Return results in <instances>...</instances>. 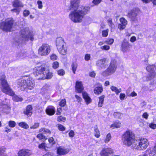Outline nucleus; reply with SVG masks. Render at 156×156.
Wrapping results in <instances>:
<instances>
[{
	"instance_id": "nucleus-1",
	"label": "nucleus",
	"mask_w": 156,
	"mask_h": 156,
	"mask_svg": "<svg viewBox=\"0 0 156 156\" xmlns=\"http://www.w3.org/2000/svg\"><path fill=\"white\" fill-rule=\"evenodd\" d=\"M80 2V0H73L71 2L69 7L71 11L69 17L72 21L75 23L81 22L90 9L88 7L80 6L79 4Z\"/></svg>"
},
{
	"instance_id": "nucleus-2",
	"label": "nucleus",
	"mask_w": 156,
	"mask_h": 156,
	"mask_svg": "<svg viewBox=\"0 0 156 156\" xmlns=\"http://www.w3.org/2000/svg\"><path fill=\"white\" fill-rule=\"evenodd\" d=\"M33 73L36 79L39 80L50 79L53 76L48 68L42 66L37 67L33 69Z\"/></svg>"
},
{
	"instance_id": "nucleus-3",
	"label": "nucleus",
	"mask_w": 156,
	"mask_h": 156,
	"mask_svg": "<svg viewBox=\"0 0 156 156\" xmlns=\"http://www.w3.org/2000/svg\"><path fill=\"white\" fill-rule=\"evenodd\" d=\"M0 80L2 85V91L6 94L13 96V100L16 101H21L23 98L15 94L14 93L9 86L5 80V77L3 73L1 74Z\"/></svg>"
},
{
	"instance_id": "nucleus-4",
	"label": "nucleus",
	"mask_w": 156,
	"mask_h": 156,
	"mask_svg": "<svg viewBox=\"0 0 156 156\" xmlns=\"http://www.w3.org/2000/svg\"><path fill=\"white\" fill-rule=\"evenodd\" d=\"M21 39H20L15 42V44L19 45L20 43H23L25 41L30 39L31 41L34 40V34L32 31H30L28 28H26L21 29Z\"/></svg>"
},
{
	"instance_id": "nucleus-5",
	"label": "nucleus",
	"mask_w": 156,
	"mask_h": 156,
	"mask_svg": "<svg viewBox=\"0 0 156 156\" xmlns=\"http://www.w3.org/2000/svg\"><path fill=\"white\" fill-rule=\"evenodd\" d=\"M18 85L21 90H26L27 89L31 90L33 89L34 87L35 82L32 78H29L27 80H19Z\"/></svg>"
},
{
	"instance_id": "nucleus-6",
	"label": "nucleus",
	"mask_w": 156,
	"mask_h": 156,
	"mask_svg": "<svg viewBox=\"0 0 156 156\" xmlns=\"http://www.w3.org/2000/svg\"><path fill=\"white\" fill-rule=\"evenodd\" d=\"M135 136L131 130H127L124 133L122 136V140L124 144L129 147L134 143Z\"/></svg>"
},
{
	"instance_id": "nucleus-7",
	"label": "nucleus",
	"mask_w": 156,
	"mask_h": 156,
	"mask_svg": "<svg viewBox=\"0 0 156 156\" xmlns=\"http://www.w3.org/2000/svg\"><path fill=\"white\" fill-rule=\"evenodd\" d=\"M117 67L116 60L114 59H112L109 66L101 73L102 75L104 77H107L114 73L116 71Z\"/></svg>"
},
{
	"instance_id": "nucleus-8",
	"label": "nucleus",
	"mask_w": 156,
	"mask_h": 156,
	"mask_svg": "<svg viewBox=\"0 0 156 156\" xmlns=\"http://www.w3.org/2000/svg\"><path fill=\"white\" fill-rule=\"evenodd\" d=\"M149 143L147 140L145 138L141 139L133 144L132 147L133 149L139 150L146 149L148 147Z\"/></svg>"
},
{
	"instance_id": "nucleus-9",
	"label": "nucleus",
	"mask_w": 156,
	"mask_h": 156,
	"mask_svg": "<svg viewBox=\"0 0 156 156\" xmlns=\"http://www.w3.org/2000/svg\"><path fill=\"white\" fill-rule=\"evenodd\" d=\"M14 23V20L12 18H8L0 24V28L3 30L11 31Z\"/></svg>"
},
{
	"instance_id": "nucleus-10",
	"label": "nucleus",
	"mask_w": 156,
	"mask_h": 156,
	"mask_svg": "<svg viewBox=\"0 0 156 156\" xmlns=\"http://www.w3.org/2000/svg\"><path fill=\"white\" fill-rule=\"evenodd\" d=\"M51 51V46L48 44H44L39 48L38 53L41 56H45L49 54Z\"/></svg>"
},
{
	"instance_id": "nucleus-11",
	"label": "nucleus",
	"mask_w": 156,
	"mask_h": 156,
	"mask_svg": "<svg viewBox=\"0 0 156 156\" xmlns=\"http://www.w3.org/2000/svg\"><path fill=\"white\" fill-rule=\"evenodd\" d=\"M0 111L8 114L10 112L11 107L6 101L0 100Z\"/></svg>"
},
{
	"instance_id": "nucleus-12",
	"label": "nucleus",
	"mask_w": 156,
	"mask_h": 156,
	"mask_svg": "<svg viewBox=\"0 0 156 156\" xmlns=\"http://www.w3.org/2000/svg\"><path fill=\"white\" fill-rule=\"evenodd\" d=\"M108 62V59L105 58L98 60L96 62V65L98 68L105 69L107 66Z\"/></svg>"
},
{
	"instance_id": "nucleus-13",
	"label": "nucleus",
	"mask_w": 156,
	"mask_h": 156,
	"mask_svg": "<svg viewBox=\"0 0 156 156\" xmlns=\"http://www.w3.org/2000/svg\"><path fill=\"white\" fill-rule=\"evenodd\" d=\"M155 68H156V67L154 65H149L147 67L146 69L147 71L152 73V74L149 75V76L147 77V81L150 80L154 77L155 75V73L154 72Z\"/></svg>"
},
{
	"instance_id": "nucleus-14",
	"label": "nucleus",
	"mask_w": 156,
	"mask_h": 156,
	"mask_svg": "<svg viewBox=\"0 0 156 156\" xmlns=\"http://www.w3.org/2000/svg\"><path fill=\"white\" fill-rule=\"evenodd\" d=\"M114 153L113 149L110 148H103L100 152L101 156H111Z\"/></svg>"
},
{
	"instance_id": "nucleus-15",
	"label": "nucleus",
	"mask_w": 156,
	"mask_h": 156,
	"mask_svg": "<svg viewBox=\"0 0 156 156\" xmlns=\"http://www.w3.org/2000/svg\"><path fill=\"white\" fill-rule=\"evenodd\" d=\"M139 12V11L136 9L131 10L128 13L127 16L129 17L131 20L135 21L137 20L136 16Z\"/></svg>"
},
{
	"instance_id": "nucleus-16",
	"label": "nucleus",
	"mask_w": 156,
	"mask_h": 156,
	"mask_svg": "<svg viewBox=\"0 0 156 156\" xmlns=\"http://www.w3.org/2000/svg\"><path fill=\"white\" fill-rule=\"evenodd\" d=\"M132 47V45L129 42H123L121 45V49L123 52H127Z\"/></svg>"
},
{
	"instance_id": "nucleus-17",
	"label": "nucleus",
	"mask_w": 156,
	"mask_h": 156,
	"mask_svg": "<svg viewBox=\"0 0 156 156\" xmlns=\"http://www.w3.org/2000/svg\"><path fill=\"white\" fill-rule=\"evenodd\" d=\"M32 154L31 151L28 149H23L20 150L17 153L18 156H30Z\"/></svg>"
},
{
	"instance_id": "nucleus-18",
	"label": "nucleus",
	"mask_w": 156,
	"mask_h": 156,
	"mask_svg": "<svg viewBox=\"0 0 156 156\" xmlns=\"http://www.w3.org/2000/svg\"><path fill=\"white\" fill-rule=\"evenodd\" d=\"M65 44V43L62 37H59L57 38L56 41V45L57 49L63 47V46L66 45Z\"/></svg>"
},
{
	"instance_id": "nucleus-19",
	"label": "nucleus",
	"mask_w": 156,
	"mask_h": 156,
	"mask_svg": "<svg viewBox=\"0 0 156 156\" xmlns=\"http://www.w3.org/2000/svg\"><path fill=\"white\" fill-rule=\"evenodd\" d=\"M119 20L121 23L118 25V27L120 30H122L125 28L127 21L124 17L120 18Z\"/></svg>"
},
{
	"instance_id": "nucleus-20",
	"label": "nucleus",
	"mask_w": 156,
	"mask_h": 156,
	"mask_svg": "<svg viewBox=\"0 0 156 156\" xmlns=\"http://www.w3.org/2000/svg\"><path fill=\"white\" fill-rule=\"evenodd\" d=\"M45 111L48 115H52L55 113V109L53 106H48L46 109Z\"/></svg>"
},
{
	"instance_id": "nucleus-21",
	"label": "nucleus",
	"mask_w": 156,
	"mask_h": 156,
	"mask_svg": "<svg viewBox=\"0 0 156 156\" xmlns=\"http://www.w3.org/2000/svg\"><path fill=\"white\" fill-rule=\"evenodd\" d=\"M32 107L31 105L27 106L23 111V113L28 116H30L32 114Z\"/></svg>"
},
{
	"instance_id": "nucleus-22",
	"label": "nucleus",
	"mask_w": 156,
	"mask_h": 156,
	"mask_svg": "<svg viewBox=\"0 0 156 156\" xmlns=\"http://www.w3.org/2000/svg\"><path fill=\"white\" fill-rule=\"evenodd\" d=\"M76 88L77 91L81 93L83 90V87L81 82L77 81L76 82Z\"/></svg>"
},
{
	"instance_id": "nucleus-23",
	"label": "nucleus",
	"mask_w": 156,
	"mask_h": 156,
	"mask_svg": "<svg viewBox=\"0 0 156 156\" xmlns=\"http://www.w3.org/2000/svg\"><path fill=\"white\" fill-rule=\"evenodd\" d=\"M69 151V149H65L59 147L57 150V153L60 155H64L68 153Z\"/></svg>"
},
{
	"instance_id": "nucleus-24",
	"label": "nucleus",
	"mask_w": 156,
	"mask_h": 156,
	"mask_svg": "<svg viewBox=\"0 0 156 156\" xmlns=\"http://www.w3.org/2000/svg\"><path fill=\"white\" fill-rule=\"evenodd\" d=\"M82 95L87 104L88 105L89 103L91 102V99L87 93L83 92L82 93Z\"/></svg>"
},
{
	"instance_id": "nucleus-25",
	"label": "nucleus",
	"mask_w": 156,
	"mask_h": 156,
	"mask_svg": "<svg viewBox=\"0 0 156 156\" xmlns=\"http://www.w3.org/2000/svg\"><path fill=\"white\" fill-rule=\"evenodd\" d=\"M103 88L101 85H99V86L96 87L94 90V93L97 94H100L103 91Z\"/></svg>"
},
{
	"instance_id": "nucleus-26",
	"label": "nucleus",
	"mask_w": 156,
	"mask_h": 156,
	"mask_svg": "<svg viewBox=\"0 0 156 156\" xmlns=\"http://www.w3.org/2000/svg\"><path fill=\"white\" fill-rule=\"evenodd\" d=\"M59 52L62 55H65L66 54L67 48L65 45L63 47L57 49Z\"/></svg>"
},
{
	"instance_id": "nucleus-27",
	"label": "nucleus",
	"mask_w": 156,
	"mask_h": 156,
	"mask_svg": "<svg viewBox=\"0 0 156 156\" xmlns=\"http://www.w3.org/2000/svg\"><path fill=\"white\" fill-rule=\"evenodd\" d=\"M12 5L13 7H23V4L19 0H15L12 2Z\"/></svg>"
},
{
	"instance_id": "nucleus-28",
	"label": "nucleus",
	"mask_w": 156,
	"mask_h": 156,
	"mask_svg": "<svg viewBox=\"0 0 156 156\" xmlns=\"http://www.w3.org/2000/svg\"><path fill=\"white\" fill-rule=\"evenodd\" d=\"M110 89L112 91L115 92L117 95H118L122 91L121 88L118 89L116 87L114 86H112L110 87Z\"/></svg>"
},
{
	"instance_id": "nucleus-29",
	"label": "nucleus",
	"mask_w": 156,
	"mask_h": 156,
	"mask_svg": "<svg viewBox=\"0 0 156 156\" xmlns=\"http://www.w3.org/2000/svg\"><path fill=\"white\" fill-rule=\"evenodd\" d=\"M105 98V96L104 95H102L99 98V100L98 103V106L99 107H102L104 103V99Z\"/></svg>"
},
{
	"instance_id": "nucleus-30",
	"label": "nucleus",
	"mask_w": 156,
	"mask_h": 156,
	"mask_svg": "<svg viewBox=\"0 0 156 156\" xmlns=\"http://www.w3.org/2000/svg\"><path fill=\"white\" fill-rule=\"evenodd\" d=\"M113 115L115 118L118 119H121L123 117V114L118 112H115Z\"/></svg>"
},
{
	"instance_id": "nucleus-31",
	"label": "nucleus",
	"mask_w": 156,
	"mask_h": 156,
	"mask_svg": "<svg viewBox=\"0 0 156 156\" xmlns=\"http://www.w3.org/2000/svg\"><path fill=\"white\" fill-rule=\"evenodd\" d=\"M39 132L44 134H49L51 133V131L49 129L45 128H41L39 130Z\"/></svg>"
},
{
	"instance_id": "nucleus-32",
	"label": "nucleus",
	"mask_w": 156,
	"mask_h": 156,
	"mask_svg": "<svg viewBox=\"0 0 156 156\" xmlns=\"http://www.w3.org/2000/svg\"><path fill=\"white\" fill-rule=\"evenodd\" d=\"M19 126L22 128L24 129H27L29 128V126L26 122H21L19 123Z\"/></svg>"
},
{
	"instance_id": "nucleus-33",
	"label": "nucleus",
	"mask_w": 156,
	"mask_h": 156,
	"mask_svg": "<svg viewBox=\"0 0 156 156\" xmlns=\"http://www.w3.org/2000/svg\"><path fill=\"white\" fill-rule=\"evenodd\" d=\"M121 123L119 122H115L111 125V127L119 128L120 127Z\"/></svg>"
},
{
	"instance_id": "nucleus-34",
	"label": "nucleus",
	"mask_w": 156,
	"mask_h": 156,
	"mask_svg": "<svg viewBox=\"0 0 156 156\" xmlns=\"http://www.w3.org/2000/svg\"><path fill=\"white\" fill-rule=\"evenodd\" d=\"M5 151V148H0V156H8Z\"/></svg>"
},
{
	"instance_id": "nucleus-35",
	"label": "nucleus",
	"mask_w": 156,
	"mask_h": 156,
	"mask_svg": "<svg viewBox=\"0 0 156 156\" xmlns=\"http://www.w3.org/2000/svg\"><path fill=\"white\" fill-rule=\"evenodd\" d=\"M77 64L74 63H73L71 65L72 70L74 74H75V72L77 68Z\"/></svg>"
},
{
	"instance_id": "nucleus-36",
	"label": "nucleus",
	"mask_w": 156,
	"mask_h": 156,
	"mask_svg": "<svg viewBox=\"0 0 156 156\" xmlns=\"http://www.w3.org/2000/svg\"><path fill=\"white\" fill-rule=\"evenodd\" d=\"M151 150V149H148L146 151L145 153L143 155L140 156H151L150 154L153 153Z\"/></svg>"
},
{
	"instance_id": "nucleus-37",
	"label": "nucleus",
	"mask_w": 156,
	"mask_h": 156,
	"mask_svg": "<svg viewBox=\"0 0 156 156\" xmlns=\"http://www.w3.org/2000/svg\"><path fill=\"white\" fill-rule=\"evenodd\" d=\"M37 138H38L40 140H42V139H44L46 140L47 139L46 137L45 136H44L42 134V133H40L38 134L37 136Z\"/></svg>"
},
{
	"instance_id": "nucleus-38",
	"label": "nucleus",
	"mask_w": 156,
	"mask_h": 156,
	"mask_svg": "<svg viewBox=\"0 0 156 156\" xmlns=\"http://www.w3.org/2000/svg\"><path fill=\"white\" fill-rule=\"evenodd\" d=\"M16 123L13 121H10L9 122V125L11 127H14L16 126Z\"/></svg>"
},
{
	"instance_id": "nucleus-39",
	"label": "nucleus",
	"mask_w": 156,
	"mask_h": 156,
	"mask_svg": "<svg viewBox=\"0 0 156 156\" xmlns=\"http://www.w3.org/2000/svg\"><path fill=\"white\" fill-rule=\"evenodd\" d=\"M111 139V136L110 133H108L106 136V138L104 140L105 143H108Z\"/></svg>"
},
{
	"instance_id": "nucleus-40",
	"label": "nucleus",
	"mask_w": 156,
	"mask_h": 156,
	"mask_svg": "<svg viewBox=\"0 0 156 156\" xmlns=\"http://www.w3.org/2000/svg\"><path fill=\"white\" fill-rule=\"evenodd\" d=\"M143 2L148 3L152 1L153 4L156 5V0H142Z\"/></svg>"
},
{
	"instance_id": "nucleus-41",
	"label": "nucleus",
	"mask_w": 156,
	"mask_h": 156,
	"mask_svg": "<svg viewBox=\"0 0 156 156\" xmlns=\"http://www.w3.org/2000/svg\"><path fill=\"white\" fill-rule=\"evenodd\" d=\"M57 126L59 130L64 131L65 130V128L63 125L60 124H58Z\"/></svg>"
},
{
	"instance_id": "nucleus-42",
	"label": "nucleus",
	"mask_w": 156,
	"mask_h": 156,
	"mask_svg": "<svg viewBox=\"0 0 156 156\" xmlns=\"http://www.w3.org/2000/svg\"><path fill=\"white\" fill-rule=\"evenodd\" d=\"M108 29L104 30L102 31V35L103 37H106L108 34Z\"/></svg>"
},
{
	"instance_id": "nucleus-43",
	"label": "nucleus",
	"mask_w": 156,
	"mask_h": 156,
	"mask_svg": "<svg viewBox=\"0 0 156 156\" xmlns=\"http://www.w3.org/2000/svg\"><path fill=\"white\" fill-rule=\"evenodd\" d=\"M59 65V63L57 61H55L52 64V67L54 69H56L58 67Z\"/></svg>"
},
{
	"instance_id": "nucleus-44",
	"label": "nucleus",
	"mask_w": 156,
	"mask_h": 156,
	"mask_svg": "<svg viewBox=\"0 0 156 156\" xmlns=\"http://www.w3.org/2000/svg\"><path fill=\"white\" fill-rule=\"evenodd\" d=\"M58 74L60 76H62L65 74V71L63 69H60L57 71Z\"/></svg>"
},
{
	"instance_id": "nucleus-45",
	"label": "nucleus",
	"mask_w": 156,
	"mask_h": 156,
	"mask_svg": "<svg viewBox=\"0 0 156 156\" xmlns=\"http://www.w3.org/2000/svg\"><path fill=\"white\" fill-rule=\"evenodd\" d=\"M94 131L95 132V136L97 138H98L100 136V132L98 129L96 128L94 129Z\"/></svg>"
},
{
	"instance_id": "nucleus-46",
	"label": "nucleus",
	"mask_w": 156,
	"mask_h": 156,
	"mask_svg": "<svg viewBox=\"0 0 156 156\" xmlns=\"http://www.w3.org/2000/svg\"><path fill=\"white\" fill-rule=\"evenodd\" d=\"M107 22L108 23L110 27H114V25L112 23V18H109Z\"/></svg>"
},
{
	"instance_id": "nucleus-47",
	"label": "nucleus",
	"mask_w": 156,
	"mask_h": 156,
	"mask_svg": "<svg viewBox=\"0 0 156 156\" xmlns=\"http://www.w3.org/2000/svg\"><path fill=\"white\" fill-rule=\"evenodd\" d=\"M66 118L65 117H63L62 116H59L57 118V120L59 122H64L66 120Z\"/></svg>"
},
{
	"instance_id": "nucleus-48",
	"label": "nucleus",
	"mask_w": 156,
	"mask_h": 156,
	"mask_svg": "<svg viewBox=\"0 0 156 156\" xmlns=\"http://www.w3.org/2000/svg\"><path fill=\"white\" fill-rule=\"evenodd\" d=\"M57 56L54 54H52L50 56V59L52 60H55L57 59Z\"/></svg>"
},
{
	"instance_id": "nucleus-49",
	"label": "nucleus",
	"mask_w": 156,
	"mask_h": 156,
	"mask_svg": "<svg viewBox=\"0 0 156 156\" xmlns=\"http://www.w3.org/2000/svg\"><path fill=\"white\" fill-rule=\"evenodd\" d=\"M100 48L102 50H108L110 49V47L108 45H105L101 46Z\"/></svg>"
},
{
	"instance_id": "nucleus-50",
	"label": "nucleus",
	"mask_w": 156,
	"mask_h": 156,
	"mask_svg": "<svg viewBox=\"0 0 156 156\" xmlns=\"http://www.w3.org/2000/svg\"><path fill=\"white\" fill-rule=\"evenodd\" d=\"M114 40L112 38H110L109 40L105 41V42L108 44H112L114 42Z\"/></svg>"
},
{
	"instance_id": "nucleus-51",
	"label": "nucleus",
	"mask_w": 156,
	"mask_h": 156,
	"mask_svg": "<svg viewBox=\"0 0 156 156\" xmlns=\"http://www.w3.org/2000/svg\"><path fill=\"white\" fill-rule=\"evenodd\" d=\"M66 104V101L65 99H62L59 102V105L61 106H64Z\"/></svg>"
},
{
	"instance_id": "nucleus-52",
	"label": "nucleus",
	"mask_w": 156,
	"mask_h": 156,
	"mask_svg": "<svg viewBox=\"0 0 156 156\" xmlns=\"http://www.w3.org/2000/svg\"><path fill=\"white\" fill-rule=\"evenodd\" d=\"M30 13V12L29 11L27 10H25L23 12V16L25 17L29 15Z\"/></svg>"
},
{
	"instance_id": "nucleus-53",
	"label": "nucleus",
	"mask_w": 156,
	"mask_h": 156,
	"mask_svg": "<svg viewBox=\"0 0 156 156\" xmlns=\"http://www.w3.org/2000/svg\"><path fill=\"white\" fill-rule=\"evenodd\" d=\"M37 4L38 5V8L40 9H41L43 7L42 2L40 0H38L37 2Z\"/></svg>"
},
{
	"instance_id": "nucleus-54",
	"label": "nucleus",
	"mask_w": 156,
	"mask_h": 156,
	"mask_svg": "<svg viewBox=\"0 0 156 156\" xmlns=\"http://www.w3.org/2000/svg\"><path fill=\"white\" fill-rule=\"evenodd\" d=\"M90 55L89 54H87L85 55L84 59L86 61H88L90 58Z\"/></svg>"
},
{
	"instance_id": "nucleus-55",
	"label": "nucleus",
	"mask_w": 156,
	"mask_h": 156,
	"mask_svg": "<svg viewBox=\"0 0 156 156\" xmlns=\"http://www.w3.org/2000/svg\"><path fill=\"white\" fill-rule=\"evenodd\" d=\"M39 124L38 123H36L32 126L30 127L31 129H35L38 128L39 126Z\"/></svg>"
},
{
	"instance_id": "nucleus-56",
	"label": "nucleus",
	"mask_w": 156,
	"mask_h": 156,
	"mask_svg": "<svg viewBox=\"0 0 156 156\" xmlns=\"http://www.w3.org/2000/svg\"><path fill=\"white\" fill-rule=\"evenodd\" d=\"M149 126L153 129H155L156 128V124L153 123H150L149 125Z\"/></svg>"
},
{
	"instance_id": "nucleus-57",
	"label": "nucleus",
	"mask_w": 156,
	"mask_h": 156,
	"mask_svg": "<svg viewBox=\"0 0 156 156\" xmlns=\"http://www.w3.org/2000/svg\"><path fill=\"white\" fill-rule=\"evenodd\" d=\"M11 11L16 13L17 14H18L20 11V9L18 8L14 9H12Z\"/></svg>"
},
{
	"instance_id": "nucleus-58",
	"label": "nucleus",
	"mask_w": 156,
	"mask_h": 156,
	"mask_svg": "<svg viewBox=\"0 0 156 156\" xmlns=\"http://www.w3.org/2000/svg\"><path fill=\"white\" fill-rule=\"evenodd\" d=\"M149 149H151V151L152 153L155 152L156 151V143L155 145L153 147H151L149 148Z\"/></svg>"
},
{
	"instance_id": "nucleus-59",
	"label": "nucleus",
	"mask_w": 156,
	"mask_h": 156,
	"mask_svg": "<svg viewBox=\"0 0 156 156\" xmlns=\"http://www.w3.org/2000/svg\"><path fill=\"white\" fill-rule=\"evenodd\" d=\"M69 136L71 137H73L74 136V133L73 131L71 130L69 133Z\"/></svg>"
},
{
	"instance_id": "nucleus-60",
	"label": "nucleus",
	"mask_w": 156,
	"mask_h": 156,
	"mask_svg": "<svg viewBox=\"0 0 156 156\" xmlns=\"http://www.w3.org/2000/svg\"><path fill=\"white\" fill-rule=\"evenodd\" d=\"M125 94H124L121 93L120 94L119 96L120 99L121 100H124L125 98Z\"/></svg>"
},
{
	"instance_id": "nucleus-61",
	"label": "nucleus",
	"mask_w": 156,
	"mask_h": 156,
	"mask_svg": "<svg viewBox=\"0 0 156 156\" xmlns=\"http://www.w3.org/2000/svg\"><path fill=\"white\" fill-rule=\"evenodd\" d=\"M101 1V0H93V3L95 5H97L99 4Z\"/></svg>"
},
{
	"instance_id": "nucleus-62",
	"label": "nucleus",
	"mask_w": 156,
	"mask_h": 156,
	"mask_svg": "<svg viewBox=\"0 0 156 156\" xmlns=\"http://www.w3.org/2000/svg\"><path fill=\"white\" fill-rule=\"evenodd\" d=\"M39 148H40L44 149L45 148V143H42L39 145Z\"/></svg>"
},
{
	"instance_id": "nucleus-63",
	"label": "nucleus",
	"mask_w": 156,
	"mask_h": 156,
	"mask_svg": "<svg viewBox=\"0 0 156 156\" xmlns=\"http://www.w3.org/2000/svg\"><path fill=\"white\" fill-rule=\"evenodd\" d=\"M148 116V114L146 112H144L142 115V117L146 119H147Z\"/></svg>"
},
{
	"instance_id": "nucleus-64",
	"label": "nucleus",
	"mask_w": 156,
	"mask_h": 156,
	"mask_svg": "<svg viewBox=\"0 0 156 156\" xmlns=\"http://www.w3.org/2000/svg\"><path fill=\"white\" fill-rule=\"evenodd\" d=\"M136 40V38L135 36H132L130 38V41L131 42H134Z\"/></svg>"
}]
</instances>
